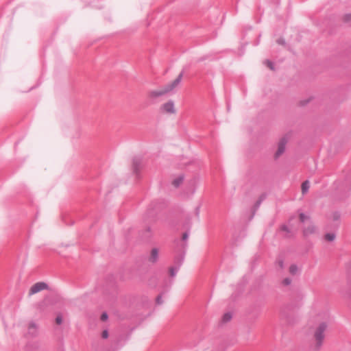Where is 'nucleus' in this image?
<instances>
[{"mask_svg": "<svg viewBox=\"0 0 351 351\" xmlns=\"http://www.w3.org/2000/svg\"><path fill=\"white\" fill-rule=\"evenodd\" d=\"M184 260V253H181L174 258V266L180 268Z\"/></svg>", "mask_w": 351, "mask_h": 351, "instance_id": "nucleus-7", "label": "nucleus"}, {"mask_svg": "<svg viewBox=\"0 0 351 351\" xmlns=\"http://www.w3.org/2000/svg\"><path fill=\"white\" fill-rule=\"evenodd\" d=\"M108 317V314H107L106 312L103 313L101 314V319L102 321H106V320H107Z\"/></svg>", "mask_w": 351, "mask_h": 351, "instance_id": "nucleus-25", "label": "nucleus"}, {"mask_svg": "<svg viewBox=\"0 0 351 351\" xmlns=\"http://www.w3.org/2000/svg\"><path fill=\"white\" fill-rule=\"evenodd\" d=\"M310 187V183L308 180H306L304 181L302 184V192L303 194L307 193V191H308V189Z\"/></svg>", "mask_w": 351, "mask_h": 351, "instance_id": "nucleus-13", "label": "nucleus"}, {"mask_svg": "<svg viewBox=\"0 0 351 351\" xmlns=\"http://www.w3.org/2000/svg\"><path fill=\"white\" fill-rule=\"evenodd\" d=\"M298 271V267L296 265H291L289 267V272L293 274V275H295L297 274Z\"/></svg>", "mask_w": 351, "mask_h": 351, "instance_id": "nucleus-17", "label": "nucleus"}, {"mask_svg": "<svg viewBox=\"0 0 351 351\" xmlns=\"http://www.w3.org/2000/svg\"><path fill=\"white\" fill-rule=\"evenodd\" d=\"M265 64L271 69V70H274V63L269 60H265Z\"/></svg>", "mask_w": 351, "mask_h": 351, "instance_id": "nucleus-20", "label": "nucleus"}, {"mask_svg": "<svg viewBox=\"0 0 351 351\" xmlns=\"http://www.w3.org/2000/svg\"><path fill=\"white\" fill-rule=\"evenodd\" d=\"M28 332L31 335L34 336L37 332V326L35 323L31 322L28 327Z\"/></svg>", "mask_w": 351, "mask_h": 351, "instance_id": "nucleus-9", "label": "nucleus"}, {"mask_svg": "<svg viewBox=\"0 0 351 351\" xmlns=\"http://www.w3.org/2000/svg\"><path fill=\"white\" fill-rule=\"evenodd\" d=\"M183 180H184V176L180 175L177 178L173 180V185L177 188V187L180 186V185L182 183Z\"/></svg>", "mask_w": 351, "mask_h": 351, "instance_id": "nucleus-11", "label": "nucleus"}, {"mask_svg": "<svg viewBox=\"0 0 351 351\" xmlns=\"http://www.w3.org/2000/svg\"><path fill=\"white\" fill-rule=\"evenodd\" d=\"M327 328L326 323L322 322L319 324L315 332V339L316 341L315 350H318L322 346L323 341L324 339V332Z\"/></svg>", "mask_w": 351, "mask_h": 351, "instance_id": "nucleus-1", "label": "nucleus"}, {"mask_svg": "<svg viewBox=\"0 0 351 351\" xmlns=\"http://www.w3.org/2000/svg\"><path fill=\"white\" fill-rule=\"evenodd\" d=\"M278 43L279 44L283 45V44H285V40L283 39L280 38V39L278 40Z\"/></svg>", "mask_w": 351, "mask_h": 351, "instance_id": "nucleus-30", "label": "nucleus"}, {"mask_svg": "<svg viewBox=\"0 0 351 351\" xmlns=\"http://www.w3.org/2000/svg\"><path fill=\"white\" fill-rule=\"evenodd\" d=\"M140 165H141L140 158H134L133 159V169L136 173H138V171L139 170Z\"/></svg>", "mask_w": 351, "mask_h": 351, "instance_id": "nucleus-10", "label": "nucleus"}, {"mask_svg": "<svg viewBox=\"0 0 351 351\" xmlns=\"http://www.w3.org/2000/svg\"><path fill=\"white\" fill-rule=\"evenodd\" d=\"M156 302L158 304H162L163 303L162 295H159L157 296V298L156 299Z\"/></svg>", "mask_w": 351, "mask_h": 351, "instance_id": "nucleus-23", "label": "nucleus"}, {"mask_svg": "<svg viewBox=\"0 0 351 351\" xmlns=\"http://www.w3.org/2000/svg\"><path fill=\"white\" fill-rule=\"evenodd\" d=\"M291 279L289 278H286L282 281L283 285L285 286L289 285L291 284Z\"/></svg>", "mask_w": 351, "mask_h": 351, "instance_id": "nucleus-22", "label": "nucleus"}, {"mask_svg": "<svg viewBox=\"0 0 351 351\" xmlns=\"http://www.w3.org/2000/svg\"><path fill=\"white\" fill-rule=\"evenodd\" d=\"M308 102V101H304V102L301 101L300 104H301L302 106H304V105H305L306 104H307Z\"/></svg>", "mask_w": 351, "mask_h": 351, "instance_id": "nucleus-32", "label": "nucleus"}, {"mask_svg": "<svg viewBox=\"0 0 351 351\" xmlns=\"http://www.w3.org/2000/svg\"><path fill=\"white\" fill-rule=\"evenodd\" d=\"M199 208L197 207L196 208V215H197V216H199Z\"/></svg>", "mask_w": 351, "mask_h": 351, "instance_id": "nucleus-31", "label": "nucleus"}, {"mask_svg": "<svg viewBox=\"0 0 351 351\" xmlns=\"http://www.w3.org/2000/svg\"><path fill=\"white\" fill-rule=\"evenodd\" d=\"M182 77L183 71H182L176 77V79H175L171 83L165 86L169 93L173 90L176 87H177L180 84L182 79Z\"/></svg>", "mask_w": 351, "mask_h": 351, "instance_id": "nucleus-3", "label": "nucleus"}, {"mask_svg": "<svg viewBox=\"0 0 351 351\" xmlns=\"http://www.w3.org/2000/svg\"><path fill=\"white\" fill-rule=\"evenodd\" d=\"M56 322L57 324L60 325L62 322V315H59L56 318Z\"/></svg>", "mask_w": 351, "mask_h": 351, "instance_id": "nucleus-24", "label": "nucleus"}, {"mask_svg": "<svg viewBox=\"0 0 351 351\" xmlns=\"http://www.w3.org/2000/svg\"><path fill=\"white\" fill-rule=\"evenodd\" d=\"M344 19H345V21H351V14H348L345 15Z\"/></svg>", "mask_w": 351, "mask_h": 351, "instance_id": "nucleus-28", "label": "nucleus"}, {"mask_svg": "<svg viewBox=\"0 0 351 351\" xmlns=\"http://www.w3.org/2000/svg\"><path fill=\"white\" fill-rule=\"evenodd\" d=\"M232 317V316L231 313H226L223 315V316L222 317V322L224 323L228 322L230 321Z\"/></svg>", "mask_w": 351, "mask_h": 351, "instance_id": "nucleus-15", "label": "nucleus"}, {"mask_svg": "<svg viewBox=\"0 0 351 351\" xmlns=\"http://www.w3.org/2000/svg\"><path fill=\"white\" fill-rule=\"evenodd\" d=\"M47 285L43 282L35 283L29 290V295H34L40 291L47 289Z\"/></svg>", "mask_w": 351, "mask_h": 351, "instance_id": "nucleus-2", "label": "nucleus"}, {"mask_svg": "<svg viewBox=\"0 0 351 351\" xmlns=\"http://www.w3.org/2000/svg\"><path fill=\"white\" fill-rule=\"evenodd\" d=\"M332 217L333 221H338L340 220L341 215L339 212H334L332 213Z\"/></svg>", "mask_w": 351, "mask_h": 351, "instance_id": "nucleus-18", "label": "nucleus"}, {"mask_svg": "<svg viewBox=\"0 0 351 351\" xmlns=\"http://www.w3.org/2000/svg\"><path fill=\"white\" fill-rule=\"evenodd\" d=\"M101 336H102V337H103L104 339H106V338H108V330H104L103 331V332H102Z\"/></svg>", "mask_w": 351, "mask_h": 351, "instance_id": "nucleus-26", "label": "nucleus"}, {"mask_svg": "<svg viewBox=\"0 0 351 351\" xmlns=\"http://www.w3.org/2000/svg\"><path fill=\"white\" fill-rule=\"evenodd\" d=\"M336 237L335 233H327L325 234V239L328 241H333Z\"/></svg>", "mask_w": 351, "mask_h": 351, "instance_id": "nucleus-16", "label": "nucleus"}, {"mask_svg": "<svg viewBox=\"0 0 351 351\" xmlns=\"http://www.w3.org/2000/svg\"><path fill=\"white\" fill-rule=\"evenodd\" d=\"M158 250L157 248H153L151 251V254L149 258V261L153 263L158 261Z\"/></svg>", "mask_w": 351, "mask_h": 351, "instance_id": "nucleus-8", "label": "nucleus"}, {"mask_svg": "<svg viewBox=\"0 0 351 351\" xmlns=\"http://www.w3.org/2000/svg\"><path fill=\"white\" fill-rule=\"evenodd\" d=\"M161 110L169 114H174L176 112V109L173 101L170 100L168 102L162 104L161 106Z\"/></svg>", "mask_w": 351, "mask_h": 351, "instance_id": "nucleus-4", "label": "nucleus"}, {"mask_svg": "<svg viewBox=\"0 0 351 351\" xmlns=\"http://www.w3.org/2000/svg\"><path fill=\"white\" fill-rule=\"evenodd\" d=\"M279 265H280V267H283V261H280Z\"/></svg>", "mask_w": 351, "mask_h": 351, "instance_id": "nucleus-33", "label": "nucleus"}, {"mask_svg": "<svg viewBox=\"0 0 351 351\" xmlns=\"http://www.w3.org/2000/svg\"><path fill=\"white\" fill-rule=\"evenodd\" d=\"M287 142V139L285 137L282 138L280 141L278 146V150L275 154L276 158H278L281 154H282L285 152Z\"/></svg>", "mask_w": 351, "mask_h": 351, "instance_id": "nucleus-5", "label": "nucleus"}, {"mask_svg": "<svg viewBox=\"0 0 351 351\" xmlns=\"http://www.w3.org/2000/svg\"><path fill=\"white\" fill-rule=\"evenodd\" d=\"M315 227L313 226H311L309 227L305 228L303 230V232L305 236H308L311 234H313L315 232Z\"/></svg>", "mask_w": 351, "mask_h": 351, "instance_id": "nucleus-12", "label": "nucleus"}, {"mask_svg": "<svg viewBox=\"0 0 351 351\" xmlns=\"http://www.w3.org/2000/svg\"><path fill=\"white\" fill-rule=\"evenodd\" d=\"M168 93L169 92H168L167 89L165 86L164 88L150 91L149 93V96L151 98H157L159 97H162Z\"/></svg>", "mask_w": 351, "mask_h": 351, "instance_id": "nucleus-6", "label": "nucleus"}, {"mask_svg": "<svg viewBox=\"0 0 351 351\" xmlns=\"http://www.w3.org/2000/svg\"><path fill=\"white\" fill-rule=\"evenodd\" d=\"M309 219V217L306 216L303 213H301L300 214V220L301 222L304 223L306 219Z\"/></svg>", "mask_w": 351, "mask_h": 351, "instance_id": "nucleus-19", "label": "nucleus"}, {"mask_svg": "<svg viewBox=\"0 0 351 351\" xmlns=\"http://www.w3.org/2000/svg\"><path fill=\"white\" fill-rule=\"evenodd\" d=\"M281 230H282V231L287 232V233H289V232H290V231H289V228H288V227H287L286 225H283V226H282V227H281Z\"/></svg>", "mask_w": 351, "mask_h": 351, "instance_id": "nucleus-27", "label": "nucleus"}, {"mask_svg": "<svg viewBox=\"0 0 351 351\" xmlns=\"http://www.w3.org/2000/svg\"><path fill=\"white\" fill-rule=\"evenodd\" d=\"M265 198V195H262L260 199L256 202L255 204V207H256V209L258 208V207L260 206L262 201Z\"/></svg>", "mask_w": 351, "mask_h": 351, "instance_id": "nucleus-21", "label": "nucleus"}, {"mask_svg": "<svg viewBox=\"0 0 351 351\" xmlns=\"http://www.w3.org/2000/svg\"><path fill=\"white\" fill-rule=\"evenodd\" d=\"M179 269H180V268H178V267H176L174 265L171 267L169 268V273H170L171 277H172V278L175 277Z\"/></svg>", "mask_w": 351, "mask_h": 351, "instance_id": "nucleus-14", "label": "nucleus"}, {"mask_svg": "<svg viewBox=\"0 0 351 351\" xmlns=\"http://www.w3.org/2000/svg\"><path fill=\"white\" fill-rule=\"evenodd\" d=\"M188 237H189V233L184 232L182 235V240L186 241L188 239Z\"/></svg>", "mask_w": 351, "mask_h": 351, "instance_id": "nucleus-29", "label": "nucleus"}]
</instances>
